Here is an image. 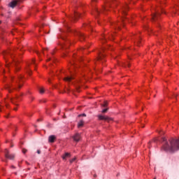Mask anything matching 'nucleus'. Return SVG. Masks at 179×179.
Masks as SVG:
<instances>
[{"label":"nucleus","instance_id":"1","mask_svg":"<svg viewBox=\"0 0 179 179\" xmlns=\"http://www.w3.org/2000/svg\"><path fill=\"white\" fill-rule=\"evenodd\" d=\"M163 140V149L166 152H170V153H174L179 150V138L171 139L167 141L166 138H162Z\"/></svg>","mask_w":179,"mask_h":179},{"label":"nucleus","instance_id":"2","mask_svg":"<svg viewBox=\"0 0 179 179\" xmlns=\"http://www.w3.org/2000/svg\"><path fill=\"white\" fill-rule=\"evenodd\" d=\"M159 17H160V13L157 12L152 15V21L155 22L157 29H162V25L159 22Z\"/></svg>","mask_w":179,"mask_h":179},{"label":"nucleus","instance_id":"3","mask_svg":"<svg viewBox=\"0 0 179 179\" xmlns=\"http://www.w3.org/2000/svg\"><path fill=\"white\" fill-rule=\"evenodd\" d=\"M79 17H82V14L78 13L76 10H74L73 15L69 16V19L71 22H76Z\"/></svg>","mask_w":179,"mask_h":179},{"label":"nucleus","instance_id":"4","mask_svg":"<svg viewBox=\"0 0 179 179\" xmlns=\"http://www.w3.org/2000/svg\"><path fill=\"white\" fill-rule=\"evenodd\" d=\"M74 35L76 37L78 38L80 41H83V40L86 38V36H85V34L80 31H75Z\"/></svg>","mask_w":179,"mask_h":179},{"label":"nucleus","instance_id":"5","mask_svg":"<svg viewBox=\"0 0 179 179\" xmlns=\"http://www.w3.org/2000/svg\"><path fill=\"white\" fill-rule=\"evenodd\" d=\"M20 2H22V0H13L10 3V8H15L17 5H19Z\"/></svg>","mask_w":179,"mask_h":179},{"label":"nucleus","instance_id":"6","mask_svg":"<svg viewBox=\"0 0 179 179\" xmlns=\"http://www.w3.org/2000/svg\"><path fill=\"white\" fill-rule=\"evenodd\" d=\"M99 120L107 121L108 122H110V121H113V119L111 117H108L107 116H103L101 115H98Z\"/></svg>","mask_w":179,"mask_h":179},{"label":"nucleus","instance_id":"7","mask_svg":"<svg viewBox=\"0 0 179 179\" xmlns=\"http://www.w3.org/2000/svg\"><path fill=\"white\" fill-rule=\"evenodd\" d=\"M13 66L16 71H20V67H19V60L17 59H13Z\"/></svg>","mask_w":179,"mask_h":179},{"label":"nucleus","instance_id":"8","mask_svg":"<svg viewBox=\"0 0 179 179\" xmlns=\"http://www.w3.org/2000/svg\"><path fill=\"white\" fill-rule=\"evenodd\" d=\"M21 100L22 98H20V96H16L15 98L10 99V101L13 103V104H16L17 101H20Z\"/></svg>","mask_w":179,"mask_h":179},{"label":"nucleus","instance_id":"9","mask_svg":"<svg viewBox=\"0 0 179 179\" xmlns=\"http://www.w3.org/2000/svg\"><path fill=\"white\" fill-rule=\"evenodd\" d=\"M73 141H75V142H79L80 141V135L79 134V133L76 134L73 136Z\"/></svg>","mask_w":179,"mask_h":179},{"label":"nucleus","instance_id":"10","mask_svg":"<svg viewBox=\"0 0 179 179\" xmlns=\"http://www.w3.org/2000/svg\"><path fill=\"white\" fill-rule=\"evenodd\" d=\"M55 139H57V137H55V136H54V135H51L48 138V141L50 143H54V142L55 141Z\"/></svg>","mask_w":179,"mask_h":179},{"label":"nucleus","instance_id":"11","mask_svg":"<svg viewBox=\"0 0 179 179\" xmlns=\"http://www.w3.org/2000/svg\"><path fill=\"white\" fill-rule=\"evenodd\" d=\"M129 7L126 5L124 6V8L122 9V13L124 15V16H127V10H128Z\"/></svg>","mask_w":179,"mask_h":179},{"label":"nucleus","instance_id":"12","mask_svg":"<svg viewBox=\"0 0 179 179\" xmlns=\"http://www.w3.org/2000/svg\"><path fill=\"white\" fill-rule=\"evenodd\" d=\"M6 159H9L10 160H13L15 159V155L14 154H9L6 157Z\"/></svg>","mask_w":179,"mask_h":179},{"label":"nucleus","instance_id":"13","mask_svg":"<svg viewBox=\"0 0 179 179\" xmlns=\"http://www.w3.org/2000/svg\"><path fill=\"white\" fill-rule=\"evenodd\" d=\"M94 15L97 17L99 15H100V11L97 8H94Z\"/></svg>","mask_w":179,"mask_h":179},{"label":"nucleus","instance_id":"14","mask_svg":"<svg viewBox=\"0 0 179 179\" xmlns=\"http://www.w3.org/2000/svg\"><path fill=\"white\" fill-rule=\"evenodd\" d=\"M103 58H104V55L101 53V51L99 52V55L98 57V61H102Z\"/></svg>","mask_w":179,"mask_h":179},{"label":"nucleus","instance_id":"15","mask_svg":"<svg viewBox=\"0 0 179 179\" xmlns=\"http://www.w3.org/2000/svg\"><path fill=\"white\" fill-rule=\"evenodd\" d=\"M66 157H71V154L66 152L63 156H62V159L63 160H65L66 159Z\"/></svg>","mask_w":179,"mask_h":179},{"label":"nucleus","instance_id":"16","mask_svg":"<svg viewBox=\"0 0 179 179\" xmlns=\"http://www.w3.org/2000/svg\"><path fill=\"white\" fill-rule=\"evenodd\" d=\"M59 38H62V40H64L65 41V40H66V35L65 34H60L58 36Z\"/></svg>","mask_w":179,"mask_h":179},{"label":"nucleus","instance_id":"17","mask_svg":"<svg viewBox=\"0 0 179 179\" xmlns=\"http://www.w3.org/2000/svg\"><path fill=\"white\" fill-rule=\"evenodd\" d=\"M84 124H85V122L83 121V120H80V122L78 124V128L83 127Z\"/></svg>","mask_w":179,"mask_h":179},{"label":"nucleus","instance_id":"18","mask_svg":"<svg viewBox=\"0 0 179 179\" xmlns=\"http://www.w3.org/2000/svg\"><path fill=\"white\" fill-rule=\"evenodd\" d=\"M73 80V76L66 77L64 78V80H66V82H71V80Z\"/></svg>","mask_w":179,"mask_h":179},{"label":"nucleus","instance_id":"19","mask_svg":"<svg viewBox=\"0 0 179 179\" xmlns=\"http://www.w3.org/2000/svg\"><path fill=\"white\" fill-rule=\"evenodd\" d=\"M12 86H13L12 85H7V86L6 87V90H8L9 93L12 92V90H11Z\"/></svg>","mask_w":179,"mask_h":179},{"label":"nucleus","instance_id":"20","mask_svg":"<svg viewBox=\"0 0 179 179\" xmlns=\"http://www.w3.org/2000/svg\"><path fill=\"white\" fill-rule=\"evenodd\" d=\"M4 153H5V157H8V155H9V150L6 149L4 150Z\"/></svg>","mask_w":179,"mask_h":179},{"label":"nucleus","instance_id":"21","mask_svg":"<svg viewBox=\"0 0 179 179\" xmlns=\"http://www.w3.org/2000/svg\"><path fill=\"white\" fill-rule=\"evenodd\" d=\"M101 40H102L103 43H106V41H107V39L106 38V36L102 35Z\"/></svg>","mask_w":179,"mask_h":179},{"label":"nucleus","instance_id":"22","mask_svg":"<svg viewBox=\"0 0 179 179\" xmlns=\"http://www.w3.org/2000/svg\"><path fill=\"white\" fill-rule=\"evenodd\" d=\"M39 92H40L41 94H44V89L41 88V89L39 90Z\"/></svg>","mask_w":179,"mask_h":179},{"label":"nucleus","instance_id":"23","mask_svg":"<svg viewBox=\"0 0 179 179\" xmlns=\"http://www.w3.org/2000/svg\"><path fill=\"white\" fill-rule=\"evenodd\" d=\"M66 29H67V31H71V29H69V26L68 25V24H66Z\"/></svg>","mask_w":179,"mask_h":179},{"label":"nucleus","instance_id":"24","mask_svg":"<svg viewBox=\"0 0 179 179\" xmlns=\"http://www.w3.org/2000/svg\"><path fill=\"white\" fill-rule=\"evenodd\" d=\"M107 111H108V108L103 109L102 110V113H107Z\"/></svg>","mask_w":179,"mask_h":179},{"label":"nucleus","instance_id":"25","mask_svg":"<svg viewBox=\"0 0 179 179\" xmlns=\"http://www.w3.org/2000/svg\"><path fill=\"white\" fill-rule=\"evenodd\" d=\"M76 160V157L73 158L72 159L70 160V163L72 164L73 162H75Z\"/></svg>","mask_w":179,"mask_h":179},{"label":"nucleus","instance_id":"26","mask_svg":"<svg viewBox=\"0 0 179 179\" xmlns=\"http://www.w3.org/2000/svg\"><path fill=\"white\" fill-rule=\"evenodd\" d=\"M78 117H86V114L83 113V114L78 115Z\"/></svg>","mask_w":179,"mask_h":179},{"label":"nucleus","instance_id":"27","mask_svg":"<svg viewBox=\"0 0 179 179\" xmlns=\"http://www.w3.org/2000/svg\"><path fill=\"white\" fill-rule=\"evenodd\" d=\"M27 152V149H22V153L25 154Z\"/></svg>","mask_w":179,"mask_h":179},{"label":"nucleus","instance_id":"28","mask_svg":"<svg viewBox=\"0 0 179 179\" xmlns=\"http://www.w3.org/2000/svg\"><path fill=\"white\" fill-rule=\"evenodd\" d=\"M6 68H9V66H10V63H6Z\"/></svg>","mask_w":179,"mask_h":179},{"label":"nucleus","instance_id":"29","mask_svg":"<svg viewBox=\"0 0 179 179\" xmlns=\"http://www.w3.org/2000/svg\"><path fill=\"white\" fill-rule=\"evenodd\" d=\"M107 101H105L104 103L103 104V107H107Z\"/></svg>","mask_w":179,"mask_h":179},{"label":"nucleus","instance_id":"30","mask_svg":"<svg viewBox=\"0 0 179 179\" xmlns=\"http://www.w3.org/2000/svg\"><path fill=\"white\" fill-rule=\"evenodd\" d=\"M85 26H87V27H92V25H90V24H86Z\"/></svg>","mask_w":179,"mask_h":179},{"label":"nucleus","instance_id":"31","mask_svg":"<svg viewBox=\"0 0 179 179\" xmlns=\"http://www.w3.org/2000/svg\"><path fill=\"white\" fill-rule=\"evenodd\" d=\"M37 153H38V155H40V153H41V151L40 150H38Z\"/></svg>","mask_w":179,"mask_h":179},{"label":"nucleus","instance_id":"32","mask_svg":"<svg viewBox=\"0 0 179 179\" xmlns=\"http://www.w3.org/2000/svg\"><path fill=\"white\" fill-rule=\"evenodd\" d=\"M40 27H44V24H41Z\"/></svg>","mask_w":179,"mask_h":179},{"label":"nucleus","instance_id":"33","mask_svg":"<svg viewBox=\"0 0 179 179\" xmlns=\"http://www.w3.org/2000/svg\"><path fill=\"white\" fill-rule=\"evenodd\" d=\"M11 169H16L15 166H11Z\"/></svg>","mask_w":179,"mask_h":179},{"label":"nucleus","instance_id":"34","mask_svg":"<svg viewBox=\"0 0 179 179\" xmlns=\"http://www.w3.org/2000/svg\"><path fill=\"white\" fill-rule=\"evenodd\" d=\"M20 87H22V85H18V89H20Z\"/></svg>","mask_w":179,"mask_h":179},{"label":"nucleus","instance_id":"35","mask_svg":"<svg viewBox=\"0 0 179 179\" xmlns=\"http://www.w3.org/2000/svg\"><path fill=\"white\" fill-rule=\"evenodd\" d=\"M15 83H19V80H17L15 81Z\"/></svg>","mask_w":179,"mask_h":179},{"label":"nucleus","instance_id":"36","mask_svg":"<svg viewBox=\"0 0 179 179\" xmlns=\"http://www.w3.org/2000/svg\"><path fill=\"white\" fill-rule=\"evenodd\" d=\"M173 97H177V94H173Z\"/></svg>","mask_w":179,"mask_h":179},{"label":"nucleus","instance_id":"37","mask_svg":"<svg viewBox=\"0 0 179 179\" xmlns=\"http://www.w3.org/2000/svg\"><path fill=\"white\" fill-rule=\"evenodd\" d=\"M14 110L16 111L17 110V108H15Z\"/></svg>","mask_w":179,"mask_h":179},{"label":"nucleus","instance_id":"38","mask_svg":"<svg viewBox=\"0 0 179 179\" xmlns=\"http://www.w3.org/2000/svg\"><path fill=\"white\" fill-rule=\"evenodd\" d=\"M94 178H96V177H97V175L95 174V175L94 176Z\"/></svg>","mask_w":179,"mask_h":179},{"label":"nucleus","instance_id":"39","mask_svg":"<svg viewBox=\"0 0 179 179\" xmlns=\"http://www.w3.org/2000/svg\"><path fill=\"white\" fill-rule=\"evenodd\" d=\"M103 10H106V8L105 7H103Z\"/></svg>","mask_w":179,"mask_h":179},{"label":"nucleus","instance_id":"40","mask_svg":"<svg viewBox=\"0 0 179 179\" xmlns=\"http://www.w3.org/2000/svg\"><path fill=\"white\" fill-rule=\"evenodd\" d=\"M111 37H112V38H114V35H112Z\"/></svg>","mask_w":179,"mask_h":179},{"label":"nucleus","instance_id":"41","mask_svg":"<svg viewBox=\"0 0 179 179\" xmlns=\"http://www.w3.org/2000/svg\"><path fill=\"white\" fill-rule=\"evenodd\" d=\"M4 162H5L6 163H8V160H5Z\"/></svg>","mask_w":179,"mask_h":179},{"label":"nucleus","instance_id":"42","mask_svg":"<svg viewBox=\"0 0 179 179\" xmlns=\"http://www.w3.org/2000/svg\"><path fill=\"white\" fill-rule=\"evenodd\" d=\"M101 50H102V51H104V48H102V49H101Z\"/></svg>","mask_w":179,"mask_h":179},{"label":"nucleus","instance_id":"43","mask_svg":"<svg viewBox=\"0 0 179 179\" xmlns=\"http://www.w3.org/2000/svg\"><path fill=\"white\" fill-rule=\"evenodd\" d=\"M10 148H13V145H11Z\"/></svg>","mask_w":179,"mask_h":179},{"label":"nucleus","instance_id":"44","mask_svg":"<svg viewBox=\"0 0 179 179\" xmlns=\"http://www.w3.org/2000/svg\"><path fill=\"white\" fill-rule=\"evenodd\" d=\"M2 23V21H0V24Z\"/></svg>","mask_w":179,"mask_h":179},{"label":"nucleus","instance_id":"45","mask_svg":"<svg viewBox=\"0 0 179 179\" xmlns=\"http://www.w3.org/2000/svg\"><path fill=\"white\" fill-rule=\"evenodd\" d=\"M20 80V78H18V80Z\"/></svg>","mask_w":179,"mask_h":179},{"label":"nucleus","instance_id":"46","mask_svg":"<svg viewBox=\"0 0 179 179\" xmlns=\"http://www.w3.org/2000/svg\"><path fill=\"white\" fill-rule=\"evenodd\" d=\"M117 28H118V29H120V27H119V26H117Z\"/></svg>","mask_w":179,"mask_h":179},{"label":"nucleus","instance_id":"47","mask_svg":"<svg viewBox=\"0 0 179 179\" xmlns=\"http://www.w3.org/2000/svg\"><path fill=\"white\" fill-rule=\"evenodd\" d=\"M20 96H23V94H21V95Z\"/></svg>","mask_w":179,"mask_h":179},{"label":"nucleus","instance_id":"48","mask_svg":"<svg viewBox=\"0 0 179 179\" xmlns=\"http://www.w3.org/2000/svg\"><path fill=\"white\" fill-rule=\"evenodd\" d=\"M128 66H129V64H128Z\"/></svg>","mask_w":179,"mask_h":179},{"label":"nucleus","instance_id":"49","mask_svg":"<svg viewBox=\"0 0 179 179\" xmlns=\"http://www.w3.org/2000/svg\"><path fill=\"white\" fill-rule=\"evenodd\" d=\"M29 75H30V73H29Z\"/></svg>","mask_w":179,"mask_h":179},{"label":"nucleus","instance_id":"50","mask_svg":"<svg viewBox=\"0 0 179 179\" xmlns=\"http://www.w3.org/2000/svg\"><path fill=\"white\" fill-rule=\"evenodd\" d=\"M0 111H1V108H0Z\"/></svg>","mask_w":179,"mask_h":179}]
</instances>
